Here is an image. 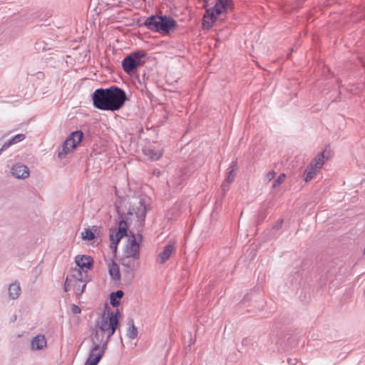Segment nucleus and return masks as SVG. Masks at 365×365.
<instances>
[{"label": "nucleus", "mask_w": 365, "mask_h": 365, "mask_svg": "<svg viewBox=\"0 0 365 365\" xmlns=\"http://www.w3.org/2000/svg\"><path fill=\"white\" fill-rule=\"evenodd\" d=\"M126 99L124 90L115 86L108 88H98L92 94L93 106L102 110H118L123 106Z\"/></svg>", "instance_id": "nucleus-1"}, {"label": "nucleus", "mask_w": 365, "mask_h": 365, "mask_svg": "<svg viewBox=\"0 0 365 365\" xmlns=\"http://www.w3.org/2000/svg\"><path fill=\"white\" fill-rule=\"evenodd\" d=\"M143 25L148 30L161 34H168L178 27L177 21L167 15H151L145 20Z\"/></svg>", "instance_id": "nucleus-2"}, {"label": "nucleus", "mask_w": 365, "mask_h": 365, "mask_svg": "<svg viewBox=\"0 0 365 365\" xmlns=\"http://www.w3.org/2000/svg\"><path fill=\"white\" fill-rule=\"evenodd\" d=\"M232 9V0H216L214 7L207 9L203 16V27L207 29L211 28L220 14L228 12Z\"/></svg>", "instance_id": "nucleus-3"}, {"label": "nucleus", "mask_w": 365, "mask_h": 365, "mask_svg": "<svg viewBox=\"0 0 365 365\" xmlns=\"http://www.w3.org/2000/svg\"><path fill=\"white\" fill-rule=\"evenodd\" d=\"M118 314H119L118 309H117L115 313L107 310V312H104L100 320L96 322V327L101 331L106 332L108 334V337H111L118 326Z\"/></svg>", "instance_id": "nucleus-4"}, {"label": "nucleus", "mask_w": 365, "mask_h": 365, "mask_svg": "<svg viewBox=\"0 0 365 365\" xmlns=\"http://www.w3.org/2000/svg\"><path fill=\"white\" fill-rule=\"evenodd\" d=\"M146 54L143 51H137L126 56L122 61V67L128 74H131L134 70L145 63Z\"/></svg>", "instance_id": "nucleus-5"}, {"label": "nucleus", "mask_w": 365, "mask_h": 365, "mask_svg": "<svg viewBox=\"0 0 365 365\" xmlns=\"http://www.w3.org/2000/svg\"><path fill=\"white\" fill-rule=\"evenodd\" d=\"M150 209L148 200L145 198H136L135 202H133L132 210H129L128 213L135 215L138 218L140 225L145 222V216L148 210Z\"/></svg>", "instance_id": "nucleus-6"}, {"label": "nucleus", "mask_w": 365, "mask_h": 365, "mask_svg": "<svg viewBox=\"0 0 365 365\" xmlns=\"http://www.w3.org/2000/svg\"><path fill=\"white\" fill-rule=\"evenodd\" d=\"M139 241L137 240L135 235L132 234L128 239L127 244L124 248L123 255L127 257H133L140 258V243L142 240V235H139Z\"/></svg>", "instance_id": "nucleus-7"}, {"label": "nucleus", "mask_w": 365, "mask_h": 365, "mask_svg": "<svg viewBox=\"0 0 365 365\" xmlns=\"http://www.w3.org/2000/svg\"><path fill=\"white\" fill-rule=\"evenodd\" d=\"M110 339V337H108V334L106 332L101 331L96 327H95L91 335V340L93 344H98L106 349Z\"/></svg>", "instance_id": "nucleus-8"}, {"label": "nucleus", "mask_w": 365, "mask_h": 365, "mask_svg": "<svg viewBox=\"0 0 365 365\" xmlns=\"http://www.w3.org/2000/svg\"><path fill=\"white\" fill-rule=\"evenodd\" d=\"M106 350V347H103L98 344H92V346L89 351L88 357L86 363L88 364H91L92 363H93V361H96L94 364L95 365H97L101 361L103 356L104 355Z\"/></svg>", "instance_id": "nucleus-9"}, {"label": "nucleus", "mask_w": 365, "mask_h": 365, "mask_svg": "<svg viewBox=\"0 0 365 365\" xmlns=\"http://www.w3.org/2000/svg\"><path fill=\"white\" fill-rule=\"evenodd\" d=\"M127 222L124 220H120L118 223V231L114 232L113 230H110V238L112 242V244H114L115 246L120 242V240L124 237L127 235Z\"/></svg>", "instance_id": "nucleus-10"}, {"label": "nucleus", "mask_w": 365, "mask_h": 365, "mask_svg": "<svg viewBox=\"0 0 365 365\" xmlns=\"http://www.w3.org/2000/svg\"><path fill=\"white\" fill-rule=\"evenodd\" d=\"M120 262L122 266L125 268V272L127 273L133 274L140 266V258L123 255Z\"/></svg>", "instance_id": "nucleus-11"}, {"label": "nucleus", "mask_w": 365, "mask_h": 365, "mask_svg": "<svg viewBox=\"0 0 365 365\" xmlns=\"http://www.w3.org/2000/svg\"><path fill=\"white\" fill-rule=\"evenodd\" d=\"M11 173L16 178L26 179L29 176L30 172L26 165L16 163L11 168Z\"/></svg>", "instance_id": "nucleus-12"}, {"label": "nucleus", "mask_w": 365, "mask_h": 365, "mask_svg": "<svg viewBox=\"0 0 365 365\" xmlns=\"http://www.w3.org/2000/svg\"><path fill=\"white\" fill-rule=\"evenodd\" d=\"M77 267L88 271L93 267V259L88 255H78L75 258Z\"/></svg>", "instance_id": "nucleus-13"}, {"label": "nucleus", "mask_w": 365, "mask_h": 365, "mask_svg": "<svg viewBox=\"0 0 365 365\" xmlns=\"http://www.w3.org/2000/svg\"><path fill=\"white\" fill-rule=\"evenodd\" d=\"M175 251V247L173 243H168L166 245L163 250L160 252L158 256L157 261L159 264H164L169 259L173 252Z\"/></svg>", "instance_id": "nucleus-14"}, {"label": "nucleus", "mask_w": 365, "mask_h": 365, "mask_svg": "<svg viewBox=\"0 0 365 365\" xmlns=\"http://www.w3.org/2000/svg\"><path fill=\"white\" fill-rule=\"evenodd\" d=\"M76 147L77 145L71 141V138H67L62 145V150L58 152V157L60 158H64L68 153L76 148Z\"/></svg>", "instance_id": "nucleus-15"}, {"label": "nucleus", "mask_w": 365, "mask_h": 365, "mask_svg": "<svg viewBox=\"0 0 365 365\" xmlns=\"http://www.w3.org/2000/svg\"><path fill=\"white\" fill-rule=\"evenodd\" d=\"M72 277L75 279V282H79L82 284L87 282L88 271L84 269H80L78 267H76L72 271Z\"/></svg>", "instance_id": "nucleus-16"}, {"label": "nucleus", "mask_w": 365, "mask_h": 365, "mask_svg": "<svg viewBox=\"0 0 365 365\" xmlns=\"http://www.w3.org/2000/svg\"><path fill=\"white\" fill-rule=\"evenodd\" d=\"M46 346V340L44 335H37L31 341V347L33 350H41Z\"/></svg>", "instance_id": "nucleus-17"}, {"label": "nucleus", "mask_w": 365, "mask_h": 365, "mask_svg": "<svg viewBox=\"0 0 365 365\" xmlns=\"http://www.w3.org/2000/svg\"><path fill=\"white\" fill-rule=\"evenodd\" d=\"M108 272L113 280L119 281L120 279L119 267L115 262L111 261L108 263Z\"/></svg>", "instance_id": "nucleus-18"}, {"label": "nucleus", "mask_w": 365, "mask_h": 365, "mask_svg": "<svg viewBox=\"0 0 365 365\" xmlns=\"http://www.w3.org/2000/svg\"><path fill=\"white\" fill-rule=\"evenodd\" d=\"M26 138V135L24 134H17L12 137L11 139L8 140L6 142L4 143L2 147L0 149V152H3L4 150H6L8 149L11 145L16 144L17 143L21 142Z\"/></svg>", "instance_id": "nucleus-19"}, {"label": "nucleus", "mask_w": 365, "mask_h": 365, "mask_svg": "<svg viewBox=\"0 0 365 365\" xmlns=\"http://www.w3.org/2000/svg\"><path fill=\"white\" fill-rule=\"evenodd\" d=\"M9 296L12 299H17L21 292V289L19 282H15L11 284L8 288Z\"/></svg>", "instance_id": "nucleus-20"}, {"label": "nucleus", "mask_w": 365, "mask_h": 365, "mask_svg": "<svg viewBox=\"0 0 365 365\" xmlns=\"http://www.w3.org/2000/svg\"><path fill=\"white\" fill-rule=\"evenodd\" d=\"M237 160H232L228 168L227 176L225 180H226V182L227 183H232L235 180V178L236 177L235 170L237 169Z\"/></svg>", "instance_id": "nucleus-21"}, {"label": "nucleus", "mask_w": 365, "mask_h": 365, "mask_svg": "<svg viewBox=\"0 0 365 365\" xmlns=\"http://www.w3.org/2000/svg\"><path fill=\"white\" fill-rule=\"evenodd\" d=\"M324 164V153H320L314 159L312 160L309 165L311 167L320 170Z\"/></svg>", "instance_id": "nucleus-22"}, {"label": "nucleus", "mask_w": 365, "mask_h": 365, "mask_svg": "<svg viewBox=\"0 0 365 365\" xmlns=\"http://www.w3.org/2000/svg\"><path fill=\"white\" fill-rule=\"evenodd\" d=\"M126 336L130 339H134L138 336V329L133 319H128Z\"/></svg>", "instance_id": "nucleus-23"}, {"label": "nucleus", "mask_w": 365, "mask_h": 365, "mask_svg": "<svg viewBox=\"0 0 365 365\" xmlns=\"http://www.w3.org/2000/svg\"><path fill=\"white\" fill-rule=\"evenodd\" d=\"M124 293L122 290L113 292L110 295V302L113 307H118L120 304L119 299L123 297Z\"/></svg>", "instance_id": "nucleus-24"}, {"label": "nucleus", "mask_w": 365, "mask_h": 365, "mask_svg": "<svg viewBox=\"0 0 365 365\" xmlns=\"http://www.w3.org/2000/svg\"><path fill=\"white\" fill-rule=\"evenodd\" d=\"M144 153L152 160H157L163 155V153L160 151L150 148L145 149L144 150Z\"/></svg>", "instance_id": "nucleus-25"}, {"label": "nucleus", "mask_w": 365, "mask_h": 365, "mask_svg": "<svg viewBox=\"0 0 365 365\" xmlns=\"http://www.w3.org/2000/svg\"><path fill=\"white\" fill-rule=\"evenodd\" d=\"M318 170L310 165H308L304 172V180L309 182L317 175Z\"/></svg>", "instance_id": "nucleus-26"}, {"label": "nucleus", "mask_w": 365, "mask_h": 365, "mask_svg": "<svg viewBox=\"0 0 365 365\" xmlns=\"http://www.w3.org/2000/svg\"><path fill=\"white\" fill-rule=\"evenodd\" d=\"M83 132L81 130H76L71 133L68 138H71V141L78 146L83 139Z\"/></svg>", "instance_id": "nucleus-27"}, {"label": "nucleus", "mask_w": 365, "mask_h": 365, "mask_svg": "<svg viewBox=\"0 0 365 365\" xmlns=\"http://www.w3.org/2000/svg\"><path fill=\"white\" fill-rule=\"evenodd\" d=\"M86 287V282H83L82 284H80L79 282H76L75 286H74L76 294L77 295H81L83 293Z\"/></svg>", "instance_id": "nucleus-28"}, {"label": "nucleus", "mask_w": 365, "mask_h": 365, "mask_svg": "<svg viewBox=\"0 0 365 365\" xmlns=\"http://www.w3.org/2000/svg\"><path fill=\"white\" fill-rule=\"evenodd\" d=\"M81 236L83 239L88 240H91L95 237L94 233L90 229H85V230L81 232Z\"/></svg>", "instance_id": "nucleus-29"}, {"label": "nucleus", "mask_w": 365, "mask_h": 365, "mask_svg": "<svg viewBox=\"0 0 365 365\" xmlns=\"http://www.w3.org/2000/svg\"><path fill=\"white\" fill-rule=\"evenodd\" d=\"M286 175L284 173L280 174L278 178L274 181L272 184V188L275 189L280 185L284 180Z\"/></svg>", "instance_id": "nucleus-30"}, {"label": "nucleus", "mask_w": 365, "mask_h": 365, "mask_svg": "<svg viewBox=\"0 0 365 365\" xmlns=\"http://www.w3.org/2000/svg\"><path fill=\"white\" fill-rule=\"evenodd\" d=\"M276 173L274 170L269 171L267 175H265L264 180L267 182H270L272 180L274 179L275 177Z\"/></svg>", "instance_id": "nucleus-31"}, {"label": "nucleus", "mask_w": 365, "mask_h": 365, "mask_svg": "<svg viewBox=\"0 0 365 365\" xmlns=\"http://www.w3.org/2000/svg\"><path fill=\"white\" fill-rule=\"evenodd\" d=\"M229 184L226 182V180H224L223 182L221 185V188L224 194H225L230 189Z\"/></svg>", "instance_id": "nucleus-32"}, {"label": "nucleus", "mask_w": 365, "mask_h": 365, "mask_svg": "<svg viewBox=\"0 0 365 365\" xmlns=\"http://www.w3.org/2000/svg\"><path fill=\"white\" fill-rule=\"evenodd\" d=\"M71 310L74 314H79L81 312V308L76 304H72Z\"/></svg>", "instance_id": "nucleus-33"}, {"label": "nucleus", "mask_w": 365, "mask_h": 365, "mask_svg": "<svg viewBox=\"0 0 365 365\" xmlns=\"http://www.w3.org/2000/svg\"><path fill=\"white\" fill-rule=\"evenodd\" d=\"M282 223H283V220H279L274 225V227H273L274 229L278 230V229L281 228Z\"/></svg>", "instance_id": "nucleus-34"}, {"label": "nucleus", "mask_w": 365, "mask_h": 365, "mask_svg": "<svg viewBox=\"0 0 365 365\" xmlns=\"http://www.w3.org/2000/svg\"><path fill=\"white\" fill-rule=\"evenodd\" d=\"M70 287H71V286H70V284L68 283V279L67 278L66 282H65V284H64V290H65V292L69 291Z\"/></svg>", "instance_id": "nucleus-35"}, {"label": "nucleus", "mask_w": 365, "mask_h": 365, "mask_svg": "<svg viewBox=\"0 0 365 365\" xmlns=\"http://www.w3.org/2000/svg\"><path fill=\"white\" fill-rule=\"evenodd\" d=\"M287 362H288V364L289 365H295L296 362H297V360L296 359H287Z\"/></svg>", "instance_id": "nucleus-36"}, {"label": "nucleus", "mask_w": 365, "mask_h": 365, "mask_svg": "<svg viewBox=\"0 0 365 365\" xmlns=\"http://www.w3.org/2000/svg\"><path fill=\"white\" fill-rule=\"evenodd\" d=\"M95 362H96V361H93V363H92L91 364H88L86 363L85 365H95V364H94Z\"/></svg>", "instance_id": "nucleus-37"}]
</instances>
